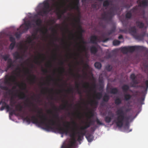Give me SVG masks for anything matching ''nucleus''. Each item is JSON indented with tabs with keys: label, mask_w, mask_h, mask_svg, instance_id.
<instances>
[{
	"label": "nucleus",
	"mask_w": 148,
	"mask_h": 148,
	"mask_svg": "<svg viewBox=\"0 0 148 148\" xmlns=\"http://www.w3.org/2000/svg\"><path fill=\"white\" fill-rule=\"evenodd\" d=\"M117 116L115 118L114 121L116 126L119 127L121 128L123 126L125 123V128H128L129 127V121L130 119V116L125 115L123 110L120 108L116 112Z\"/></svg>",
	"instance_id": "obj_1"
},
{
	"label": "nucleus",
	"mask_w": 148,
	"mask_h": 148,
	"mask_svg": "<svg viewBox=\"0 0 148 148\" xmlns=\"http://www.w3.org/2000/svg\"><path fill=\"white\" fill-rule=\"evenodd\" d=\"M119 10L118 6L114 5L110 8L109 10L104 12L101 14V19L107 23L111 22L113 17L117 14Z\"/></svg>",
	"instance_id": "obj_2"
},
{
	"label": "nucleus",
	"mask_w": 148,
	"mask_h": 148,
	"mask_svg": "<svg viewBox=\"0 0 148 148\" xmlns=\"http://www.w3.org/2000/svg\"><path fill=\"white\" fill-rule=\"evenodd\" d=\"M5 78L4 81V83L6 84H10L11 82H15L16 85L20 88H21L23 90H25L26 88V84L24 83H22L21 84L16 82V77L14 75L9 76L8 75L5 76Z\"/></svg>",
	"instance_id": "obj_3"
},
{
	"label": "nucleus",
	"mask_w": 148,
	"mask_h": 148,
	"mask_svg": "<svg viewBox=\"0 0 148 148\" xmlns=\"http://www.w3.org/2000/svg\"><path fill=\"white\" fill-rule=\"evenodd\" d=\"M50 7V4L48 1H44L43 3V8L39 12L38 14L42 16L47 14L51 10Z\"/></svg>",
	"instance_id": "obj_4"
},
{
	"label": "nucleus",
	"mask_w": 148,
	"mask_h": 148,
	"mask_svg": "<svg viewBox=\"0 0 148 148\" xmlns=\"http://www.w3.org/2000/svg\"><path fill=\"white\" fill-rule=\"evenodd\" d=\"M144 47L140 46H131L127 47H124L122 48L121 51L123 53L126 54L128 52H132L136 50L143 49Z\"/></svg>",
	"instance_id": "obj_5"
},
{
	"label": "nucleus",
	"mask_w": 148,
	"mask_h": 148,
	"mask_svg": "<svg viewBox=\"0 0 148 148\" xmlns=\"http://www.w3.org/2000/svg\"><path fill=\"white\" fill-rule=\"evenodd\" d=\"M92 122L93 121H92L86 122L84 126H82L80 127V129L81 130V132H78L77 134L81 135L82 137H83V136L85 135L86 133L85 130L90 126L91 124L92 123Z\"/></svg>",
	"instance_id": "obj_6"
},
{
	"label": "nucleus",
	"mask_w": 148,
	"mask_h": 148,
	"mask_svg": "<svg viewBox=\"0 0 148 148\" xmlns=\"http://www.w3.org/2000/svg\"><path fill=\"white\" fill-rule=\"evenodd\" d=\"M18 97L20 99H26L25 101L27 103H25L26 106H30L31 105H32V106H34V104L32 103L29 101V98L27 97V96L25 93L23 92H21L18 95Z\"/></svg>",
	"instance_id": "obj_7"
},
{
	"label": "nucleus",
	"mask_w": 148,
	"mask_h": 148,
	"mask_svg": "<svg viewBox=\"0 0 148 148\" xmlns=\"http://www.w3.org/2000/svg\"><path fill=\"white\" fill-rule=\"evenodd\" d=\"M24 25L25 26H24L23 25H21L20 28H18L17 30H19L20 29L21 31L23 33L27 31L31 27V23L29 21L25 22Z\"/></svg>",
	"instance_id": "obj_8"
},
{
	"label": "nucleus",
	"mask_w": 148,
	"mask_h": 148,
	"mask_svg": "<svg viewBox=\"0 0 148 148\" xmlns=\"http://www.w3.org/2000/svg\"><path fill=\"white\" fill-rule=\"evenodd\" d=\"M25 72L26 74L29 75V76L31 78L29 79V80L30 83L31 84L35 83L36 81V76L34 74L31 75V72L28 69H26Z\"/></svg>",
	"instance_id": "obj_9"
},
{
	"label": "nucleus",
	"mask_w": 148,
	"mask_h": 148,
	"mask_svg": "<svg viewBox=\"0 0 148 148\" xmlns=\"http://www.w3.org/2000/svg\"><path fill=\"white\" fill-rule=\"evenodd\" d=\"M2 103V106L0 108V110L2 111L5 108H6L7 111H10L12 110V108L7 104L4 101H1L0 102V105Z\"/></svg>",
	"instance_id": "obj_10"
},
{
	"label": "nucleus",
	"mask_w": 148,
	"mask_h": 148,
	"mask_svg": "<svg viewBox=\"0 0 148 148\" xmlns=\"http://www.w3.org/2000/svg\"><path fill=\"white\" fill-rule=\"evenodd\" d=\"M140 87L145 90L144 91H142L141 92V93L143 94L144 93V92H145V94H146L148 88V80H146L144 82L141 84V85Z\"/></svg>",
	"instance_id": "obj_11"
},
{
	"label": "nucleus",
	"mask_w": 148,
	"mask_h": 148,
	"mask_svg": "<svg viewBox=\"0 0 148 148\" xmlns=\"http://www.w3.org/2000/svg\"><path fill=\"white\" fill-rule=\"evenodd\" d=\"M79 0H76L75 1L73 2V4L71 5V9L76 10L79 12Z\"/></svg>",
	"instance_id": "obj_12"
},
{
	"label": "nucleus",
	"mask_w": 148,
	"mask_h": 148,
	"mask_svg": "<svg viewBox=\"0 0 148 148\" xmlns=\"http://www.w3.org/2000/svg\"><path fill=\"white\" fill-rule=\"evenodd\" d=\"M99 41V40L97 36L94 35L90 36V42L91 43L97 44L98 42Z\"/></svg>",
	"instance_id": "obj_13"
},
{
	"label": "nucleus",
	"mask_w": 148,
	"mask_h": 148,
	"mask_svg": "<svg viewBox=\"0 0 148 148\" xmlns=\"http://www.w3.org/2000/svg\"><path fill=\"white\" fill-rule=\"evenodd\" d=\"M137 3L138 4V6L139 7H146L148 6V0L137 1Z\"/></svg>",
	"instance_id": "obj_14"
},
{
	"label": "nucleus",
	"mask_w": 148,
	"mask_h": 148,
	"mask_svg": "<svg viewBox=\"0 0 148 148\" xmlns=\"http://www.w3.org/2000/svg\"><path fill=\"white\" fill-rule=\"evenodd\" d=\"M14 58L16 60L18 59H23V55H21L18 51H16L13 54Z\"/></svg>",
	"instance_id": "obj_15"
},
{
	"label": "nucleus",
	"mask_w": 148,
	"mask_h": 148,
	"mask_svg": "<svg viewBox=\"0 0 148 148\" xmlns=\"http://www.w3.org/2000/svg\"><path fill=\"white\" fill-rule=\"evenodd\" d=\"M14 61L11 58H9L7 63V66L8 68H12L15 66L14 64Z\"/></svg>",
	"instance_id": "obj_16"
},
{
	"label": "nucleus",
	"mask_w": 148,
	"mask_h": 148,
	"mask_svg": "<svg viewBox=\"0 0 148 148\" xmlns=\"http://www.w3.org/2000/svg\"><path fill=\"white\" fill-rule=\"evenodd\" d=\"M145 34L146 33L145 32H143L139 34H138L137 33L134 37L136 39L142 40L143 39L144 37L145 36Z\"/></svg>",
	"instance_id": "obj_17"
},
{
	"label": "nucleus",
	"mask_w": 148,
	"mask_h": 148,
	"mask_svg": "<svg viewBox=\"0 0 148 148\" xmlns=\"http://www.w3.org/2000/svg\"><path fill=\"white\" fill-rule=\"evenodd\" d=\"M110 90L108 91V89H107V91L109 92L111 94H117L119 92L118 89L116 88H109Z\"/></svg>",
	"instance_id": "obj_18"
},
{
	"label": "nucleus",
	"mask_w": 148,
	"mask_h": 148,
	"mask_svg": "<svg viewBox=\"0 0 148 148\" xmlns=\"http://www.w3.org/2000/svg\"><path fill=\"white\" fill-rule=\"evenodd\" d=\"M131 34L134 37L137 33L136 29L135 26L130 27L129 29Z\"/></svg>",
	"instance_id": "obj_19"
},
{
	"label": "nucleus",
	"mask_w": 148,
	"mask_h": 148,
	"mask_svg": "<svg viewBox=\"0 0 148 148\" xmlns=\"http://www.w3.org/2000/svg\"><path fill=\"white\" fill-rule=\"evenodd\" d=\"M111 115L110 116H107L105 117L104 120L106 123H109L111 121L113 117V114L112 113H111Z\"/></svg>",
	"instance_id": "obj_20"
},
{
	"label": "nucleus",
	"mask_w": 148,
	"mask_h": 148,
	"mask_svg": "<svg viewBox=\"0 0 148 148\" xmlns=\"http://www.w3.org/2000/svg\"><path fill=\"white\" fill-rule=\"evenodd\" d=\"M90 51L92 53L95 54L97 52L98 49L95 46H92L90 48Z\"/></svg>",
	"instance_id": "obj_21"
},
{
	"label": "nucleus",
	"mask_w": 148,
	"mask_h": 148,
	"mask_svg": "<svg viewBox=\"0 0 148 148\" xmlns=\"http://www.w3.org/2000/svg\"><path fill=\"white\" fill-rule=\"evenodd\" d=\"M136 24L137 27L140 29L143 28L144 26V24L142 22L139 21H136Z\"/></svg>",
	"instance_id": "obj_22"
},
{
	"label": "nucleus",
	"mask_w": 148,
	"mask_h": 148,
	"mask_svg": "<svg viewBox=\"0 0 148 148\" xmlns=\"http://www.w3.org/2000/svg\"><path fill=\"white\" fill-rule=\"evenodd\" d=\"M136 76L134 73H132L130 75V79L132 80V82L134 84H136L138 83L137 80L136 79Z\"/></svg>",
	"instance_id": "obj_23"
},
{
	"label": "nucleus",
	"mask_w": 148,
	"mask_h": 148,
	"mask_svg": "<svg viewBox=\"0 0 148 148\" xmlns=\"http://www.w3.org/2000/svg\"><path fill=\"white\" fill-rule=\"evenodd\" d=\"M86 137L88 142H91L93 139V136L91 134H87L86 136Z\"/></svg>",
	"instance_id": "obj_24"
},
{
	"label": "nucleus",
	"mask_w": 148,
	"mask_h": 148,
	"mask_svg": "<svg viewBox=\"0 0 148 148\" xmlns=\"http://www.w3.org/2000/svg\"><path fill=\"white\" fill-rule=\"evenodd\" d=\"M121 88L124 92L127 93L129 90L130 87L128 85L124 84L122 86Z\"/></svg>",
	"instance_id": "obj_25"
},
{
	"label": "nucleus",
	"mask_w": 148,
	"mask_h": 148,
	"mask_svg": "<svg viewBox=\"0 0 148 148\" xmlns=\"http://www.w3.org/2000/svg\"><path fill=\"white\" fill-rule=\"evenodd\" d=\"M36 34H32V36L33 38V39H32V37H31L29 36L27 38V41L28 43H31L32 42L33 40L34 39H35L36 38Z\"/></svg>",
	"instance_id": "obj_26"
},
{
	"label": "nucleus",
	"mask_w": 148,
	"mask_h": 148,
	"mask_svg": "<svg viewBox=\"0 0 148 148\" xmlns=\"http://www.w3.org/2000/svg\"><path fill=\"white\" fill-rule=\"evenodd\" d=\"M71 71L70 74L71 75H72L74 77H77V78H79L81 77V75L79 74L78 73L77 74V75L75 74L73 72V70L71 69H70Z\"/></svg>",
	"instance_id": "obj_27"
},
{
	"label": "nucleus",
	"mask_w": 148,
	"mask_h": 148,
	"mask_svg": "<svg viewBox=\"0 0 148 148\" xmlns=\"http://www.w3.org/2000/svg\"><path fill=\"white\" fill-rule=\"evenodd\" d=\"M143 69L145 72H148V63L145 62L143 63Z\"/></svg>",
	"instance_id": "obj_28"
},
{
	"label": "nucleus",
	"mask_w": 148,
	"mask_h": 148,
	"mask_svg": "<svg viewBox=\"0 0 148 148\" xmlns=\"http://www.w3.org/2000/svg\"><path fill=\"white\" fill-rule=\"evenodd\" d=\"M138 7L136 6L134 7L130 11H131V12L134 14H136L138 11Z\"/></svg>",
	"instance_id": "obj_29"
},
{
	"label": "nucleus",
	"mask_w": 148,
	"mask_h": 148,
	"mask_svg": "<svg viewBox=\"0 0 148 148\" xmlns=\"http://www.w3.org/2000/svg\"><path fill=\"white\" fill-rule=\"evenodd\" d=\"M79 28L81 29V31L79 33V36L77 37V39L80 40L81 41L84 39V38L82 36V33L83 32V30L82 29L80 26H79Z\"/></svg>",
	"instance_id": "obj_30"
},
{
	"label": "nucleus",
	"mask_w": 148,
	"mask_h": 148,
	"mask_svg": "<svg viewBox=\"0 0 148 148\" xmlns=\"http://www.w3.org/2000/svg\"><path fill=\"white\" fill-rule=\"evenodd\" d=\"M132 97V95L130 94H125L124 95V98L125 100L126 101H128L130 100Z\"/></svg>",
	"instance_id": "obj_31"
},
{
	"label": "nucleus",
	"mask_w": 148,
	"mask_h": 148,
	"mask_svg": "<svg viewBox=\"0 0 148 148\" xmlns=\"http://www.w3.org/2000/svg\"><path fill=\"white\" fill-rule=\"evenodd\" d=\"M35 23L37 26L39 27L41 25L42 21L40 18H38L35 21Z\"/></svg>",
	"instance_id": "obj_32"
},
{
	"label": "nucleus",
	"mask_w": 148,
	"mask_h": 148,
	"mask_svg": "<svg viewBox=\"0 0 148 148\" xmlns=\"http://www.w3.org/2000/svg\"><path fill=\"white\" fill-rule=\"evenodd\" d=\"M110 99L109 96L106 94L105 95L103 98V101L104 102H107Z\"/></svg>",
	"instance_id": "obj_33"
},
{
	"label": "nucleus",
	"mask_w": 148,
	"mask_h": 148,
	"mask_svg": "<svg viewBox=\"0 0 148 148\" xmlns=\"http://www.w3.org/2000/svg\"><path fill=\"white\" fill-rule=\"evenodd\" d=\"M89 103L91 106H93L96 107L98 104V102L96 101L92 100L89 102Z\"/></svg>",
	"instance_id": "obj_34"
},
{
	"label": "nucleus",
	"mask_w": 148,
	"mask_h": 148,
	"mask_svg": "<svg viewBox=\"0 0 148 148\" xmlns=\"http://www.w3.org/2000/svg\"><path fill=\"white\" fill-rule=\"evenodd\" d=\"M116 29V27L115 26L113 27L111 30L108 31L107 32L108 35H109L114 33Z\"/></svg>",
	"instance_id": "obj_35"
},
{
	"label": "nucleus",
	"mask_w": 148,
	"mask_h": 148,
	"mask_svg": "<svg viewBox=\"0 0 148 148\" xmlns=\"http://www.w3.org/2000/svg\"><path fill=\"white\" fill-rule=\"evenodd\" d=\"M63 101L65 103V104L62 106V107L61 108L62 110L66 109L67 108V105H69L68 102L67 101L63 100Z\"/></svg>",
	"instance_id": "obj_36"
},
{
	"label": "nucleus",
	"mask_w": 148,
	"mask_h": 148,
	"mask_svg": "<svg viewBox=\"0 0 148 148\" xmlns=\"http://www.w3.org/2000/svg\"><path fill=\"white\" fill-rule=\"evenodd\" d=\"M76 86L77 88V93L79 95H81L82 92L81 90L79 89V84L78 83L76 84Z\"/></svg>",
	"instance_id": "obj_37"
},
{
	"label": "nucleus",
	"mask_w": 148,
	"mask_h": 148,
	"mask_svg": "<svg viewBox=\"0 0 148 148\" xmlns=\"http://www.w3.org/2000/svg\"><path fill=\"white\" fill-rule=\"evenodd\" d=\"M111 1H109L108 0L105 1L103 3V6L104 7H108L110 4V2H111Z\"/></svg>",
	"instance_id": "obj_38"
},
{
	"label": "nucleus",
	"mask_w": 148,
	"mask_h": 148,
	"mask_svg": "<svg viewBox=\"0 0 148 148\" xmlns=\"http://www.w3.org/2000/svg\"><path fill=\"white\" fill-rule=\"evenodd\" d=\"M132 16V13L131 11L127 12L125 15V17L126 18L129 19Z\"/></svg>",
	"instance_id": "obj_39"
},
{
	"label": "nucleus",
	"mask_w": 148,
	"mask_h": 148,
	"mask_svg": "<svg viewBox=\"0 0 148 148\" xmlns=\"http://www.w3.org/2000/svg\"><path fill=\"white\" fill-rule=\"evenodd\" d=\"M16 110L19 112H21L22 110L23 106L20 105H18L16 107Z\"/></svg>",
	"instance_id": "obj_40"
},
{
	"label": "nucleus",
	"mask_w": 148,
	"mask_h": 148,
	"mask_svg": "<svg viewBox=\"0 0 148 148\" xmlns=\"http://www.w3.org/2000/svg\"><path fill=\"white\" fill-rule=\"evenodd\" d=\"M95 67L97 69H100L101 67V64L100 63L98 62H96L94 64Z\"/></svg>",
	"instance_id": "obj_41"
},
{
	"label": "nucleus",
	"mask_w": 148,
	"mask_h": 148,
	"mask_svg": "<svg viewBox=\"0 0 148 148\" xmlns=\"http://www.w3.org/2000/svg\"><path fill=\"white\" fill-rule=\"evenodd\" d=\"M115 103L116 105H119L121 103V100L119 98H116L115 100Z\"/></svg>",
	"instance_id": "obj_42"
},
{
	"label": "nucleus",
	"mask_w": 148,
	"mask_h": 148,
	"mask_svg": "<svg viewBox=\"0 0 148 148\" xmlns=\"http://www.w3.org/2000/svg\"><path fill=\"white\" fill-rule=\"evenodd\" d=\"M95 97L98 99H100L102 97V94L101 93L98 92L95 95Z\"/></svg>",
	"instance_id": "obj_43"
},
{
	"label": "nucleus",
	"mask_w": 148,
	"mask_h": 148,
	"mask_svg": "<svg viewBox=\"0 0 148 148\" xmlns=\"http://www.w3.org/2000/svg\"><path fill=\"white\" fill-rule=\"evenodd\" d=\"M132 5V4L131 2L130 3H126L124 4V7L125 8H129Z\"/></svg>",
	"instance_id": "obj_44"
},
{
	"label": "nucleus",
	"mask_w": 148,
	"mask_h": 148,
	"mask_svg": "<svg viewBox=\"0 0 148 148\" xmlns=\"http://www.w3.org/2000/svg\"><path fill=\"white\" fill-rule=\"evenodd\" d=\"M121 42L117 40H114L113 41V44L114 46L119 45L120 44Z\"/></svg>",
	"instance_id": "obj_45"
},
{
	"label": "nucleus",
	"mask_w": 148,
	"mask_h": 148,
	"mask_svg": "<svg viewBox=\"0 0 148 148\" xmlns=\"http://www.w3.org/2000/svg\"><path fill=\"white\" fill-rule=\"evenodd\" d=\"M17 70H18V71L16 73V74L17 76L20 75L21 72V68L19 66L17 67L16 68L15 71H16Z\"/></svg>",
	"instance_id": "obj_46"
},
{
	"label": "nucleus",
	"mask_w": 148,
	"mask_h": 148,
	"mask_svg": "<svg viewBox=\"0 0 148 148\" xmlns=\"http://www.w3.org/2000/svg\"><path fill=\"white\" fill-rule=\"evenodd\" d=\"M112 66L109 64H108L106 66V69L107 71H110L112 69Z\"/></svg>",
	"instance_id": "obj_47"
},
{
	"label": "nucleus",
	"mask_w": 148,
	"mask_h": 148,
	"mask_svg": "<svg viewBox=\"0 0 148 148\" xmlns=\"http://www.w3.org/2000/svg\"><path fill=\"white\" fill-rule=\"evenodd\" d=\"M21 33L20 32H16L15 34V36L17 39H19L21 37Z\"/></svg>",
	"instance_id": "obj_48"
},
{
	"label": "nucleus",
	"mask_w": 148,
	"mask_h": 148,
	"mask_svg": "<svg viewBox=\"0 0 148 148\" xmlns=\"http://www.w3.org/2000/svg\"><path fill=\"white\" fill-rule=\"evenodd\" d=\"M16 44V42H12L10 45V49L11 50H13Z\"/></svg>",
	"instance_id": "obj_49"
},
{
	"label": "nucleus",
	"mask_w": 148,
	"mask_h": 148,
	"mask_svg": "<svg viewBox=\"0 0 148 148\" xmlns=\"http://www.w3.org/2000/svg\"><path fill=\"white\" fill-rule=\"evenodd\" d=\"M0 88L2 90H8L9 89L6 86L0 85Z\"/></svg>",
	"instance_id": "obj_50"
},
{
	"label": "nucleus",
	"mask_w": 148,
	"mask_h": 148,
	"mask_svg": "<svg viewBox=\"0 0 148 148\" xmlns=\"http://www.w3.org/2000/svg\"><path fill=\"white\" fill-rule=\"evenodd\" d=\"M9 39L10 41L12 42H16L15 38L13 37L12 35H10L9 37Z\"/></svg>",
	"instance_id": "obj_51"
},
{
	"label": "nucleus",
	"mask_w": 148,
	"mask_h": 148,
	"mask_svg": "<svg viewBox=\"0 0 148 148\" xmlns=\"http://www.w3.org/2000/svg\"><path fill=\"white\" fill-rule=\"evenodd\" d=\"M34 62L35 64L40 65L41 63V62L39 61L38 60V58L37 57H35L34 60Z\"/></svg>",
	"instance_id": "obj_52"
},
{
	"label": "nucleus",
	"mask_w": 148,
	"mask_h": 148,
	"mask_svg": "<svg viewBox=\"0 0 148 148\" xmlns=\"http://www.w3.org/2000/svg\"><path fill=\"white\" fill-rule=\"evenodd\" d=\"M10 55L9 54H6L3 55V58L5 61H8V59L9 58Z\"/></svg>",
	"instance_id": "obj_53"
},
{
	"label": "nucleus",
	"mask_w": 148,
	"mask_h": 148,
	"mask_svg": "<svg viewBox=\"0 0 148 148\" xmlns=\"http://www.w3.org/2000/svg\"><path fill=\"white\" fill-rule=\"evenodd\" d=\"M83 86L84 88L88 89L90 87V85L88 83L86 82L84 83V85Z\"/></svg>",
	"instance_id": "obj_54"
},
{
	"label": "nucleus",
	"mask_w": 148,
	"mask_h": 148,
	"mask_svg": "<svg viewBox=\"0 0 148 148\" xmlns=\"http://www.w3.org/2000/svg\"><path fill=\"white\" fill-rule=\"evenodd\" d=\"M96 122L97 124L98 125H104V124L100 121L98 118H97L96 119Z\"/></svg>",
	"instance_id": "obj_55"
},
{
	"label": "nucleus",
	"mask_w": 148,
	"mask_h": 148,
	"mask_svg": "<svg viewBox=\"0 0 148 148\" xmlns=\"http://www.w3.org/2000/svg\"><path fill=\"white\" fill-rule=\"evenodd\" d=\"M12 108V110H10V111H12V112L15 115L18 116L19 115L18 113H16V109L15 110H13Z\"/></svg>",
	"instance_id": "obj_56"
},
{
	"label": "nucleus",
	"mask_w": 148,
	"mask_h": 148,
	"mask_svg": "<svg viewBox=\"0 0 148 148\" xmlns=\"http://www.w3.org/2000/svg\"><path fill=\"white\" fill-rule=\"evenodd\" d=\"M145 92H144V93L143 94H144V95L143 96L141 97H140L139 98V99L141 101H144V100L145 99Z\"/></svg>",
	"instance_id": "obj_57"
},
{
	"label": "nucleus",
	"mask_w": 148,
	"mask_h": 148,
	"mask_svg": "<svg viewBox=\"0 0 148 148\" xmlns=\"http://www.w3.org/2000/svg\"><path fill=\"white\" fill-rule=\"evenodd\" d=\"M41 71L44 73H48V71L47 69H44L42 67Z\"/></svg>",
	"instance_id": "obj_58"
},
{
	"label": "nucleus",
	"mask_w": 148,
	"mask_h": 148,
	"mask_svg": "<svg viewBox=\"0 0 148 148\" xmlns=\"http://www.w3.org/2000/svg\"><path fill=\"white\" fill-rule=\"evenodd\" d=\"M78 138L77 139V141H79L82 140V138L83 137H82L81 135H80L79 134H78Z\"/></svg>",
	"instance_id": "obj_59"
},
{
	"label": "nucleus",
	"mask_w": 148,
	"mask_h": 148,
	"mask_svg": "<svg viewBox=\"0 0 148 148\" xmlns=\"http://www.w3.org/2000/svg\"><path fill=\"white\" fill-rule=\"evenodd\" d=\"M38 55L39 56V57L40 58H42V60L43 61L44 59L45 58L44 57V54H40L39 53Z\"/></svg>",
	"instance_id": "obj_60"
},
{
	"label": "nucleus",
	"mask_w": 148,
	"mask_h": 148,
	"mask_svg": "<svg viewBox=\"0 0 148 148\" xmlns=\"http://www.w3.org/2000/svg\"><path fill=\"white\" fill-rule=\"evenodd\" d=\"M79 48L84 51L86 49V47L84 45H80L79 46Z\"/></svg>",
	"instance_id": "obj_61"
},
{
	"label": "nucleus",
	"mask_w": 148,
	"mask_h": 148,
	"mask_svg": "<svg viewBox=\"0 0 148 148\" xmlns=\"http://www.w3.org/2000/svg\"><path fill=\"white\" fill-rule=\"evenodd\" d=\"M66 91L68 92H71L73 93V88H71L67 90Z\"/></svg>",
	"instance_id": "obj_62"
},
{
	"label": "nucleus",
	"mask_w": 148,
	"mask_h": 148,
	"mask_svg": "<svg viewBox=\"0 0 148 148\" xmlns=\"http://www.w3.org/2000/svg\"><path fill=\"white\" fill-rule=\"evenodd\" d=\"M80 18H78L77 20L75 18H74V21L76 23L79 22L80 21Z\"/></svg>",
	"instance_id": "obj_63"
},
{
	"label": "nucleus",
	"mask_w": 148,
	"mask_h": 148,
	"mask_svg": "<svg viewBox=\"0 0 148 148\" xmlns=\"http://www.w3.org/2000/svg\"><path fill=\"white\" fill-rule=\"evenodd\" d=\"M140 92L138 91H136L135 92V95L136 96H139V95H138L139 93H140Z\"/></svg>",
	"instance_id": "obj_64"
}]
</instances>
